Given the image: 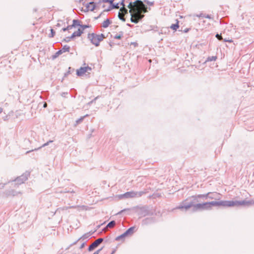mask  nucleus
<instances>
[{
    "mask_svg": "<svg viewBox=\"0 0 254 254\" xmlns=\"http://www.w3.org/2000/svg\"><path fill=\"white\" fill-rule=\"evenodd\" d=\"M114 7H115V8H118L119 7L118 6H117V5H116V6H115Z\"/></svg>",
    "mask_w": 254,
    "mask_h": 254,
    "instance_id": "28",
    "label": "nucleus"
},
{
    "mask_svg": "<svg viewBox=\"0 0 254 254\" xmlns=\"http://www.w3.org/2000/svg\"><path fill=\"white\" fill-rule=\"evenodd\" d=\"M69 47H67V48H66V49H67V51H68V50H69Z\"/></svg>",
    "mask_w": 254,
    "mask_h": 254,
    "instance_id": "30",
    "label": "nucleus"
},
{
    "mask_svg": "<svg viewBox=\"0 0 254 254\" xmlns=\"http://www.w3.org/2000/svg\"><path fill=\"white\" fill-rule=\"evenodd\" d=\"M217 206H223L225 207H232L235 206H241L249 205L251 204L250 201H216Z\"/></svg>",
    "mask_w": 254,
    "mask_h": 254,
    "instance_id": "3",
    "label": "nucleus"
},
{
    "mask_svg": "<svg viewBox=\"0 0 254 254\" xmlns=\"http://www.w3.org/2000/svg\"><path fill=\"white\" fill-rule=\"evenodd\" d=\"M179 21L176 20V23L172 24L170 28L173 30L176 31L179 27Z\"/></svg>",
    "mask_w": 254,
    "mask_h": 254,
    "instance_id": "14",
    "label": "nucleus"
},
{
    "mask_svg": "<svg viewBox=\"0 0 254 254\" xmlns=\"http://www.w3.org/2000/svg\"><path fill=\"white\" fill-rule=\"evenodd\" d=\"M214 194H219V193H217L216 192L215 193H212V192H208L206 194H200L197 195L196 197L198 198L200 197H205L207 198L208 197L210 199H214L215 198V197L214 196Z\"/></svg>",
    "mask_w": 254,
    "mask_h": 254,
    "instance_id": "11",
    "label": "nucleus"
},
{
    "mask_svg": "<svg viewBox=\"0 0 254 254\" xmlns=\"http://www.w3.org/2000/svg\"><path fill=\"white\" fill-rule=\"evenodd\" d=\"M102 0L103 3H104V2L110 3L112 6V8L113 7V5L112 4H113V2L114 1V0Z\"/></svg>",
    "mask_w": 254,
    "mask_h": 254,
    "instance_id": "17",
    "label": "nucleus"
},
{
    "mask_svg": "<svg viewBox=\"0 0 254 254\" xmlns=\"http://www.w3.org/2000/svg\"><path fill=\"white\" fill-rule=\"evenodd\" d=\"M101 251V250H97V251L95 252L93 254H99L100 251Z\"/></svg>",
    "mask_w": 254,
    "mask_h": 254,
    "instance_id": "24",
    "label": "nucleus"
},
{
    "mask_svg": "<svg viewBox=\"0 0 254 254\" xmlns=\"http://www.w3.org/2000/svg\"><path fill=\"white\" fill-rule=\"evenodd\" d=\"M191 206H192V204L191 203H190V204L184 205H180V206L177 207L176 209H188L190 208Z\"/></svg>",
    "mask_w": 254,
    "mask_h": 254,
    "instance_id": "13",
    "label": "nucleus"
},
{
    "mask_svg": "<svg viewBox=\"0 0 254 254\" xmlns=\"http://www.w3.org/2000/svg\"><path fill=\"white\" fill-rule=\"evenodd\" d=\"M148 3L149 4H150V5H152V4H153V3H152V2H149V3Z\"/></svg>",
    "mask_w": 254,
    "mask_h": 254,
    "instance_id": "29",
    "label": "nucleus"
},
{
    "mask_svg": "<svg viewBox=\"0 0 254 254\" xmlns=\"http://www.w3.org/2000/svg\"><path fill=\"white\" fill-rule=\"evenodd\" d=\"M115 38L117 39H120L121 38V36H116L115 37Z\"/></svg>",
    "mask_w": 254,
    "mask_h": 254,
    "instance_id": "25",
    "label": "nucleus"
},
{
    "mask_svg": "<svg viewBox=\"0 0 254 254\" xmlns=\"http://www.w3.org/2000/svg\"><path fill=\"white\" fill-rule=\"evenodd\" d=\"M111 24V21L109 19H107L104 20L102 23V27L104 28L108 27L109 25Z\"/></svg>",
    "mask_w": 254,
    "mask_h": 254,
    "instance_id": "15",
    "label": "nucleus"
},
{
    "mask_svg": "<svg viewBox=\"0 0 254 254\" xmlns=\"http://www.w3.org/2000/svg\"><path fill=\"white\" fill-rule=\"evenodd\" d=\"M2 109L1 108H0V114L2 112Z\"/></svg>",
    "mask_w": 254,
    "mask_h": 254,
    "instance_id": "27",
    "label": "nucleus"
},
{
    "mask_svg": "<svg viewBox=\"0 0 254 254\" xmlns=\"http://www.w3.org/2000/svg\"><path fill=\"white\" fill-rule=\"evenodd\" d=\"M137 193L134 191L127 192L121 195V197L130 198L134 197L137 195Z\"/></svg>",
    "mask_w": 254,
    "mask_h": 254,
    "instance_id": "12",
    "label": "nucleus"
},
{
    "mask_svg": "<svg viewBox=\"0 0 254 254\" xmlns=\"http://www.w3.org/2000/svg\"><path fill=\"white\" fill-rule=\"evenodd\" d=\"M85 243H82V244H81V245L80 246V249H82V248H83L85 247Z\"/></svg>",
    "mask_w": 254,
    "mask_h": 254,
    "instance_id": "23",
    "label": "nucleus"
},
{
    "mask_svg": "<svg viewBox=\"0 0 254 254\" xmlns=\"http://www.w3.org/2000/svg\"><path fill=\"white\" fill-rule=\"evenodd\" d=\"M121 4L123 6L120 9L118 13V17L121 20H123V21H125L126 20L124 18V16L125 14L127 13V9L125 7V5L123 1L122 2Z\"/></svg>",
    "mask_w": 254,
    "mask_h": 254,
    "instance_id": "7",
    "label": "nucleus"
},
{
    "mask_svg": "<svg viewBox=\"0 0 254 254\" xmlns=\"http://www.w3.org/2000/svg\"><path fill=\"white\" fill-rule=\"evenodd\" d=\"M47 103H44V105H43V107H44V108H46V107H47Z\"/></svg>",
    "mask_w": 254,
    "mask_h": 254,
    "instance_id": "26",
    "label": "nucleus"
},
{
    "mask_svg": "<svg viewBox=\"0 0 254 254\" xmlns=\"http://www.w3.org/2000/svg\"><path fill=\"white\" fill-rule=\"evenodd\" d=\"M89 28V26L80 25L78 20H74L72 24L68 26L66 29L72 33L71 38H74L80 36L82 33L89 32L87 30Z\"/></svg>",
    "mask_w": 254,
    "mask_h": 254,
    "instance_id": "2",
    "label": "nucleus"
},
{
    "mask_svg": "<svg viewBox=\"0 0 254 254\" xmlns=\"http://www.w3.org/2000/svg\"><path fill=\"white\" fill-rule=\"evenodd\" d=\"M115 251H114L112 252V254H114L115 253Z\"/></svg>",
    "mask_w": 254,
    "mask_h": 254,
    "instance_id": "31",
    "label": "nucleus"
},
{
    "mask_svg": "<svg viewBox=\"0 0 254 254\" xmlns=\"http://www.w3.org/2000/svg\"><path fill=\"white\" fill-rule=\"evenodd\" d=\"M135 227H132L127 230L124 234L117 237L116 239V240H120L121 239L125 238L128 235H131L133 233Z\"/></svg>",
    "mask_w": 254,
    "mask_h": 254,
    "instance_id": "9",
    "label": "nucleus"
},
{
    "mask_svg": "<svg viewBox=\"0 0 254 254\" xmlns=\"http://www.w3.org/2000/svg\"><path fill=\"white\" fill-rule=\"evenodd\" d=\"M99 5H96L94 2H89L83 4L81 10L84 12L92 11L99 8Z\"/></svg>",
    "mask_w": 254,
    "mask_h": 254,
    "instance_id": "5",
    "label": "nucleus"
},
{
    "mask_svg": "<svg viewBox=\"0 0 254 254\" xmlns=\"http://www.w3.org/2000/svg\"><path fill=\"white\" fill-rule=\"evenodd\" d=\"M61 51H59L58 52H57L56 54V55L54 56V58L57 57L58 55H59L61 53Z\"/></svg>",
    "mask_w": 254,
    "mask_h": 254,
    "instance_id": "21",
    "label": "nucleus"
},
{
    "mask_svg": "<svg viewBox=\"0 0 254 254\" xmlns=\"http://www.w3.org/2000/svg\"><path fill=\"white\" fill-rule=\"evenodd\" d=\"M216 59H217L216 56H212L210 57H208L207 58V60L206 61H215Z\"/></svg>",
    "mask_w": 254,
    "mask_h": 254,
    "instance_id": "18",
    "label": "nucleus"
},
{
    "mask_svg": "<svg viewBox=\"0 0 254 254\" xmlns=\"http://www.w3.org/2000/svg\"><path fill=\"white\" fill-rule=\"evenodd\" d=\"M216 201H211L209 202H205L203 203L197 204L195 207L196 209L204 210V209H210L213 206H217Z\"/></svg>",
    "mask_w": 254,
    "mask_h": 254,
    "instance_id": "6",
    "label": "nucleus"
},
{
    "mask_svg": "<svg viewBox=\"0 0 254 254\" xmlns=\"http://www.w3.org/2000/svg\"><path fill=\"white\" fill-rule=\"evenodd\" d=\"M116 225V222L115 221H111L107 226V228H113Z\"/></svg>",
    "mask_w": 254,
    "mask_h": 254,
    "instance_id": "16",
    "label": "nucleus"
},
{
    "mask_svg": "<svg viewBox=\"0 0 254 254\" xmlns=\"http://www.w3.org/2000/svg\"><path fill=\"white\" fill-rule=\"evenodd\" d=\"M103 241L102 238H99L95 240L88 248V251H91L97 248Z\"/></svg>",
    "mask_w": 254,
    "mask_h": 254,
    "instance_id": "10",
    "label": "nucleus"
},
{
    "mask_svg": "<svg viewBox=\"0 0 254 254\" xmlns=\"http://www.w3.org/2000/svg\"><path fill=\"white\" fill-rule=\"evenodd\" d=\"M51 37H53L55 35V32L54 31V30L53 29H51Z\"/></svg>",
    "mask_w": 254,
    "mask_h": 254,
    "instance_id": "20",
    "label": "nucleus"
},
{
    "mask_svg": "<svg viewBox=\"0 0 254 254\" xmlns=\"http://www.w3.org/2000/svg\"><path fill=\"white\" fill-rule=\"evenodd\" d=\"M105 38L103 34H96L94 33H88V39L95 46H98L101 41Z\"/></svg>",
    "mask_w": 254,
    "mask_h": 254,
    "instance_id": "4",
    "label": "nucleus"
},
{
    "mask_svg": "<svg viewBox=\"0 0 254 254\" xmlns=\"http://www.w3.org/2000/svg\"><path fill=\"white\" fill-rule=\"evenodd\" d=\"M190 28H185L184 30H183V32H185V33H187L189 31H190Z\"/></svg>",
    "mask_w": 254,
    "mask_h": 254,
    "instance_id": "22",
    "label": "nucleus"
},
{
    "mask_svg": "<svg viewBox=\"0 0 254 254\" xmlns=\"http://www.w3.org/2000/svg\"><path fill=\"white\" fill-rule=\"evenodd\" d=\"M127 7L131 15V21L135 23H138L144 17L143 13L147 11V7L139 0L130 2Z\"/></svg>",
    "mask_w": 254,
    "mask_h": 254,
    "instance_id": "1",
    "label": "nucleus"
},
{
    "mask_svg": "<svg viewBox=\"0 0 254 254\" xmlns=\"http://www.w3.org/2000/svg\"><path fill=\"white\" fill-rule=\"evenodd\" d=\"M91 70V68L87 65L81 67L79 69L77 70L76 73L78 76H83L86 73H89Z\"/></svg>",
    "mask_w": 254,
    "mask_h": 254,
    "instance_id": "8",
    "label": "nucleus"
},
{
    "mask_svg": "<svg viewBox=\"0 0 254 254\" xmlns=\"http://www.w3.org/2000/svg\"><path fill=\"white\" fill-rule=\"evenodd\" d=\"M216 37H217V38L219 40H220L222 39V36H221V35H220L218 34H216Z\"/></svg>",
    "mask_w": 254,
    "mask_h": 254,
    "instance_id": "19",
    "label": "nucleus"
}]
</instances>
